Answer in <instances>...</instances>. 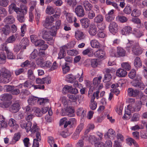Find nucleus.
Segmentation results:
<instances>
[{"instance_id":"f257e3e1","label":"nucleus","mask_w":147,"mask_h":147,"mask_svg":"<svg viewBox=\"0 0 147 147\" xmlns=\"http://www.w3.org/2000/svg\"><path fill=\"white\" fill-rule=\"evenodd\" d=\"M30 127V131L32 133H36L35 136L36 138L34 140L33 147H39L38 142L40 141L41 140V137L40 132V129L37 124L34 123L32 126Z\"/></svg>"},{"instance_id":"f03ea898","label":"nucleus","mask_w":147,"mask_h":147,"mask_svg":"<svg viewBox=\"0 0 147 147\" xmlns=\"http://www.w3.org/2000/svg\"><path fill=\"white\" fill-rule=\"evenodd\" d=\"M126 49L129 51L131 49L134 54L136 55H140L142 52L138 45L133 41L129 42L127 44Z\"/></svg>"},{"instance_id":"7ed1b4c3","label":"nucleus","mask_w":147,"mask_h":147,"mask_svg":"<svg viewBox=\"0 0 147 147\" xmlns=\"http://www.w3.org/2000/svg\"><path fill=\"white\" fill-rule=\"evenodd\" d=\"M0 82L7 84L10 82L11 79V73L10 71L5 67H2L0 69Z\"/></svg>"},{"instance_id":"20e7f679","label":"nucleus","mask_w":147,"mask_h":147,"mask_svg":"<svg viewBox=\"0 0 147 147\" xmlns=\"http://www.w3.org/2000/svg\"><path fill=\"white\" fill-rule=\"evenodd\" d=\"M51 31V29L49 31L43 29L40 33V34H41L42 37L43 39L49 41L53 39L52 36H53Z\"/></svg>"},{"instance_id":"39448f33","label":"nucleus","mask_w":147,"mask_h":147,"mask_svg":"<svg viewBox=\"0 0 147 147\" xmlns=\"http://www.w3.org/2000/svg\"><path fill=\"white\" fill-rule=\"evenodd\" d=\"M0 49L3 51H5L6 53L7 58L9 59H13L15 58L14 55L13 54L9 49L7 45L5 44H1L0 47Z\"/></svg>"},{"instance_id":"423d86ee","label":"nucleus","mask_w":147,"mask_h":147,"mask_svg":"<svg viewBox=\"0 0 147 147\" xmlns=\"http://www.w3.org/2000/svg\"><path fill=\"white\" fill-rule=\"evenodd\" d=\"M102 78L101 76H99L98 77L94 78L93 83L94 86V88L96 90H100L103 88L102 85L100 83L101 80Z\"/></svg>"},{"instance_id":"0eeeda50","label":"nucleus","mask_w":147,"mask_h":147,"mask_svg":"<svg viewBox=\"0 0 147 147\" xmlns=\"http://www.w3.org/2000/svg\"><path fill=\"white\" fill-rule=\"evenodd\" d=\"M36 46L40 47V49L42 50H45L47 49L48 45L45 43V42L42 40H38L35 43Z\"/></svg>"},{"instance_id":"6e6552de","label":"nucleus","mask_w":147,"mask_h":147,"mask_svg":"<svg viewBox=\"0 0 147 147\" xmlns=\"http://www.w3.org/2000/svg\"><path fill=\"white\" fill-rule=\"evenodd\" d=\"M20 124L22 128L25 129L26 132H28L30 131V127L32 126V123L31 122L27 123L25 120H22L20 122Z\"/></svg>"},{"instance_id":"1a4fd4ad","label":"nucleus","mask_w":147,"mask_h":147,"mask_svg":"<svg viewBox=\"0 0 147 147\" xmlns=\"http://www.w3.org/2000/svg\"><path fill=\"white\" fill-rule=\"evenodd\" d=\"M132 86L140 90H143L145 88L144 84L138 80H134L131 82Z\"/></svg>"},{"instance_id":"9d476101","label":"nucleus","mask_w":147,"mask_h":147,"mask_svg":"<svg viewBox=\"0 0 147 147\" xmlns=\"http://www.w3.org/2000/svg\"><path fill=\"white\" fill-rule=\"evenodd\" d=\"M61 21L60 20H57L55 22V26H53L51 27V31L53 36H55L57 30L59 29L61 27Z\"/></svg>"},{"instance_id":"9b49d317","label":"nucleus","mask_w":147,"mask_h":147,"mask_svg":"<svg viewBox=\"0 0 147 147\" xmlns=\"http://www.w3.org/2000/svg\"><path fill=\"white\" fill-rule=\"evenodd\" d=\"M75 11L76 15L80 17H82L85 15L84 8L82 6L80 5L76 7L75 8Z\"/></svg>"},{"instance_id":"f8f14e48","label":"nucleus","mask_w":147,"mask_h":147,"mask_svg":"<svg viewBox=\"0 0 147 147\" xmlns=\"http://www.w3.org/2000/svg\"><path fill=\"white\" fill-rule=\"evenodd\" d=\"M118 26L117 24L115 22H111L109 26V30L110 32L113 33H116L118 31Z\"/></svg>"},{"instance_id":"ddd939ff","label":"nucleus","mask_w":147,"mask_h":147,"mask_svg":"<svg viewBox=\"0 0 147 147\" xmlns=\"http://www.w3.org/2000/svg\"><path fill=\"white\" fill-rule=\"evenodd\" d=\"M127 92L129 96L135 97L138 95L140 91L139 90L137 89L134 90L132 88H128Z\"/></svg>"},{"instance_id":"4468645a","label":"nucleus","mask_w":147,"mask_h":147,"mask_svg":"<svg viewBox=\"0 0 147 147\" xmlns=\"http://www.w3.org/2000/svg\"><path fill=\"white\" fill-rule=\"evenodd\" d=\"M132 28L129 26H125L121 30V33L123 35H128L132 32Z\"/></svg>"},{"instance_id":"2eb2a0df","label":"nucleus","mask_w":147,"mask_h":147,"mask_svg":"<svg viewBox=\"0 0 147 147\" xmlns=\"http://www.w3.org/2000/svg\"><path fill=\"white\" fill-rule=\"evenodd\" d=\"M80 22L83 28H87L89 26L90 21L87 18H84L81 19Z\"/></svg>"},{"instance_id":"dca6fc26","label":"nucleus","mask_w":147,"mask_h":147,"mask_svg":"<svg viewBox=\"0 0 147 147\" xmlns=\"http://www.w3.org/2000/svg\"><path fill=\"white\" fill-rule=\"evenodd\" d=\"M127 73L126 71L123 69L119 68L116 71V74L117 76L120 77H125Z\"/></svg>"},{"instance_id":"f3484780","label":"nucleus","mask_w":147,"mask_h":147,"mask_svg":"<svg viewBox=\"0 0 147 147\" xmlns=\"http://www.w3.org/2000/svg\"><path fill=\"white\" fill-rule=\"evenodd\" d=\"M2 33L5 35H9L11 32L10 27L7 24H6L1 29Z\"/></svg>"},{"instance_id":"a211bd4d","label":"nucleus","mask_w":147,"mask_h":147,"mask_svg":"<svg viewBox=\"0 0 147 147\" xmlns=\"http://www.w3.org/2000/svg\"><path fill=\"white\" fill-rule=\"evenodd\" d=\"M75 37L78 40L84 39L85 38V36L82 32L78 30L75 32Z\"/></svg>"},{"instance_id":"6ab92c4d","label":"nucleus","mask_w":147,"mask_h":147,"mask_svg":"<svg viewBox=\"0 0 147 147\" xmlns=\"http://www.w3.org/2000/svg\"><path fill=\"white\" fill-rule=\"evenodd\" d=\"M4 21L6 24H11L14 22L15 19L11 15L7 17L4 19Z\"/></svg>"},{"instance_id":"aec40b11","label":"nucleus","mask_w":147,"mask_h":147,"mask_svg":"<svg viewBox=\"0 0 147 147\" xmlns=\"http://www.w3.org/2000/svg\"><path fill=\"white\" fill-rule=\"evenodd\" d=\"M20 105L16 103L13 104L10 107V111L13 113L17 112L19 110Z\"/></svg>"},{"instance_id":"412c9836","label":"nucleus","mask_w":147,"mask_h":147,"mask_svg":"<svg viewBox=\"0 0 147 147\" xmlns=\"http://www.w3.org/2000/svg\"><path fill=\"white\" fill-rule=\"evenodd\" d=\"M67 49V48L65 46H64L61 47L60 48V51L59 52L58 58L61 59L63 58L66 55L65 50Z\"/></svg>"},{"instance_id":"4be33fe9","label":"nucleus","mask_w":147,"mask_h":147,"mask_svg":"<svg viewBox=\"0 0 147 147\" xmlns=\"http://www.w3.org/2000/svg\"><path fill=\"white\" fill-rule=\"evenodd\" d=\"M115 135V132L113 129H109L106 134L104 135V137L106 139L110 138L111 137H113Z\"/></svg>"},{"instance_id":"5701e85b","label":"nucleus","mask_w":147,"mask_h":147,"mask_svg":"<svg viewBox=\"0 0 147 147\" xmlns=\"http://www.w3.org/2000/svg\"><path fill=\"white\" fill-rule=\"evenodd\" d=\"M9 125L13 128L14 130H16L18 127V125L16 123V121L13 119H10L9 121Z\"/></svg>"},{"instance_id":"b1692460","label":"nucleus","mask_w":147,"mask_h":147,"mask_svg":"<svg viewBox=\"0 0 147 147\" xmlns=\"http://www.w3.org/2000/svg\"><path fill=\"white\" fill-rule=\"evenodd\" d=\"M20 45L22 47V49H26V46L29 44V41L28 39L26 38H23L20 43Z\"/></svg>"},{"instance_id":"393cba45","label":"nucleus","mask_w":147,"mask_h":147,"mask_svg":"<svg viewBox=\"0 0 147 147\" xmlns=\"http://www.w3.org/2000/svg\"><path fill=\"white\" fill-rule=\"evenodd\" d=\"M89 32L90 34L92 36H94L96 34L97 28L95 25L92 24L90 26L89 30Z\"/></svg>"},{"instance_id":"a878e982","label":"nucleus","mask_w":147,"mask_h":147,"mask_svg":"<svg viewBox=\"0 0 147 147\" xmlns=\"http://www.w3.org/2000/svg\"><path fill=\"white\" fill-rule=\"evenodd\" d=\"M134 64L135 67L138 68L142 66V62L139 57H136L134 61Z\"/></svg>"},{"instance_id":"bb28decb","label":"nucleus","mask_w":147,"mask_h":147,"mask_svg":"<svg viewBox=\"0 0 147 147\" xmlns=\"http://www.w3.org/2000/svg\"><path fill=\"white\" fill-rule=\"evenodd\" d=\"M117 51L118 57H123L125 55L126 51L123 48L121 47H117Z\"/></svg>"},{"instance_id":"cd10ccee","label":"nucleus","mask_w":147,"mask_h":147,"mask_svg":"<svg viewBox=\"0 0 147 147\" xmlns=\"http://www.w3.org/2000/svg\"><path fill=\"white\" fill-rule=\"evenodd\" d=\"M95 55L97 57L102 59L104 58L105 55V53L102 50H98L96 51L94 53Z\"/></svg>"},{"instance_id":"c85d7f7f","label":"nucleus","mask_w":147,"mask_h":147,"mask_svg":"<svg viewBox=\"0 0 147 147\" xmlns=\"http://www.w3.org/2000/svg\"><path fill=\"white\" fill-rule=\"evenodd\" d=\"M91 46L93 48H98L101 46V44L96 39H93L90 42Z\"/></svg>"},{"instance_id":"c756f323","label":"nucleus","mask_w":147,"mask_h":147,"mask_svg":"<svg viewBox=\"0 0 147 147\" xmlns=\"http://www.w3.org/2000/svg\"><path fill=\"white\" fill-rule=\"evenodd\" d=\"M16 36L14 35H11L6 40L5 43L3 44H5L6 45L9 43H13L15 42L16 40Z\"/></svg>"},{"instance_id":"7c9ffc66","label":"nucleus","mask_w":147,"mask_h":147,"mask_svg":"<svg viewBox=\"0 0 147 147\" xmlns=\"http://www.w3.org/2000/svg\"><path fill=\"white\" fill-rule=\"evenodd\" d=\"M83 4L86 11H89L91 10L92 6L88 1H83Z\"/></svg>"},{"instance_id":"2f4dec72","label":"nucleus","mask_w":147,"mask_h":147,"mask_svg":"<svg viewBox=\"0 0 147 147\" xmlns=\"http://www.w3.org/2000/svg\"><path fill=\"white\" fill-rule=\"evenodd\" d=\"M64 127L66 128L70 124V121H68L66 117H64L60 119V125H64Z\"/></svg>"},{"instance_id":"473e14b6","label":"nucleus","mask_w":147,"mask_h":147,"mask_svg":"<svg viewBox=\"0 0 147 147\" xmlns=\"http://www.w3.org/2000/svg\"><path fill=\"white\" fill-rule=\"evenodd\" d=\"M20 7V12L23 14H26L28 13V8L26 4L21 3Z\"/></svg>"},{"instance_id":"72a5a7b5","label":"nucleus","mask_w":147,"mask_h":147,"mask_svg":"<svg viewBox=\"0 0 147 147\" xmlns=\"http://www.w3.org/2000/svg\"><path fill=\"white\" fill-rule=\"evenodd\" d=\"M20 138V135L19 133H17L15 134L12 140L10 142V144H15L16 142L19 140Z\"/></svg>"},{"instance_id":"f704fd0d","label":"nucleus","mask_w":147,"mask_h":147,"mask_svg":"<svg viewBox=\"0 0 147 147\" xmlns=\"http://www.w3.org/2000/svg\"><path fill=\"white\" fill-rule=\"evenodd\" d=\"M12 98V96L10 94L8 93L4 94L1 96V100L9 101Z\"/></svg>"},{"instance_id":"c9c22d12","label":"nucleus","mask_w":147,"mask_h":147,"mask_svg":"<svg viewBox=\"0 0 147 147\" xmlns=\"http://www.w3.org/2000/svg\"><path fill=\"white\" fill-rule=\"evenodd\" d=\"M103 17L101 14L97 15L94 19V22L96 23H101L103 20Z\"/></svg>"},{"instance_id":"e433bc0d","label":"nucleus","mask_w":147,"mask_h":147,"mask_svg":"<svg viewBox=\"0 0 147 147\" xmlns=\"http://www.w3.org/2000/svg\"><path fill=\"white\" fill-rule=\"evenodd\" d=\"M94 127V126L93 124H89L87 126L86 129L84 132V136L85 137H88V136L87 135L90 131L93 129Z\"/></svg>"},{"instance_id":"4c0bfd02","label":"nucleus","mask_w":147,"mask_h":147,"mask_svg":"<svg viewBox=\"0 0 147 147\" xmlns=\"http://www.w3.org/2000/svg\"><path fill=\"white\" fill-rule=\"evenodd\" d=\"M25 14H23L20 12L18 13L17 14V18L18 21L21 23L24 22L25 21V18L24 15Z\"/></svg>"},{"instance_id":"58836bf2","label":"nucleus","mask_w":147,"mask_h":147,"mask_svg":"<svg viewBox=\"0 0 147 147\" xmlns=\"http://www.w3.org/2000/svg\"><path fill=\"white\" fill-rule=\"evenodd\" d=\"M77 0H67V5L74 8L77 4Z\"/></svg>"},{"instance_id":"ea45409f","label":"nucleus","mask_w":147,"mask_h":147,"mask_svg":"<svg viewBox=\"0 0 147 147\" xmlns=\"http://www.w3.org/2000/svg\"><path fill=\"white\" fill-rule=\"evenodd\" d=\"M74 17L72 13H67L66 15L67 20L69 23H72L73 22V19H74Z\"/></svg>"},{"instance_id":"a19ab883","label":"nucleus","mask_w":147,"mask_h":147,"mask_svg":"<svg viewBox=\"0 0 147 147\" xmlns=\"http://www.w3.org/2000/svg\"><path fill=\"white\" fill-rule=\"evenodd\" d=\"M40 99L37 97L34 96H30L28 100V102L29 103L33 104L34 102H37L40 100Z\"/></svg>"},{"instance_id":"79ce46f5","label":"nucleus","mask_w":147,"mask_h":147,"mask_svg":"<svg viewBox=\"0 0 147 147\" xmlns=\"http://www.w3.org/2000/svg\"><path fill=\"white\" fill-rule=\"evenodd\" d=\"M111 78L112 76L111 74H105L103 81L105 83L111 81Z\"/></svg>"},{"instance_id":"37998d69","label":"nucleus","mask_w":147,"mask_h":147,"mask_svg":"<svg viewBox=\"0 0 147 147\" xmlns=\"http://www.w3.org/2000/svg\"><path fill=\"white\" fill-rule=\"evenodd\" d=\"M116 19L118 22L121 23H124L127 20V18L123 16H118L116 18Z\"/></svg>"},{"instance_id":"c03bdc74","label":"nucleus","mask_w":147,"mask_h":147,"mask_svg":"<svg viewBox=\"0 0 147 147\" xmlns=\"http://www.w3.org/2000/svg\"><path fill=\"white\" fill-rule=\"evenodd\" d=\"M140 11L137 9H135L132 11L131 16L134 17L139 16L141 14Z\"/></svg>"},{"instance_id":"a18cd8bd","label":"nucleus","mask_w":147,"mask_h":147,"mask_svg":"<svg viewBox=\"0 0 147 147\" xmlns=\"http://www.w3.org/2000/svg\"><path fill=\"white\" fill-rule=\"evenodd\" d=\"M55 11V10L54 8L50 6H47L46 10V13L50 15L54 13Z\"/></svg>"},{"instance_id":"49530a36","label":"nucleus","mask_w":147,"mask_h":147,"mask_svg":"<svg viewBox=\"0 0 147 147\" xmlns=\"http://www.w3.org/2000/svg\"><path fill=\"white\" fill-rule=\"evenodd\" d=\"M52 63L49 61H47L43 62L41 65L42 67L45 68H49L51 66Z\"/></svg>"},{"instance_id":"de8ad7c7","label":"nucleus","mask_w":147,"mask_h":147,"mask_svg":"<svg viewBox=\"0 0 147 147\" xmlns=\"http://www.w3.org/2000/svg\"><path fill=\"white\" fill-rule=\"evenodd\" d=\"M7 12L4 7H0V16L4 17L7 15Z\"/></svg>"},{"instance_id":"09e8293b","label":"nucleus","mask_w":147,"mask_h":147,"mask_svg":"<svg viewBox=\"0 0 147 147\" xmlns=\"http://www.w3.org/2000/svg\"><path fill=\"white\" fill-rule=\"evenodd\" d=\"M77 78L72 74H68L66 76V78L67 79L68 81L71 83L73 82Z\"/></svg>"},{"instance_id":"8fccbe9b","label":"nucleus","mask_w":147,"mask_h":147,"mask_svg":"<svg viewBox=\"0 0 147 147\" xmlns=\"http://www.w3.org/2000/svg\"><path fill=\"white\" fill-rule=\"evenodd\" d=\"M67 54L69 55L74 56L77 55L78 53V51L74 49L67 50Z\"/></svg>"},{"instance_id":"3c124183","label":"nucleus","mask_w":147,"mask_h":147,"mask_svg":"<svg viewBox=\"0 0 147 147\" xmlns=\"http://www.w3.org/2000/svg\"><path fill=\"white\" fill-rule=\"evenodd\" d=\"M142 102L141 101H138L136 103L134 111H139L142 107Z\"/></svg>"},{"instance_id":"603ef678","label":"nucleus","mask_w":147,"mask_h":147,"mask_svg":"<svg viewBox=\"0 0 147 147\" xmlns=\"http://www.w3.org/2000/svg\"><path fill=\"white\" fill-rule=\"evenodd\" d=\"M127 143L130 145H132V143L135 145L136 147H137L138 145L136 143V142L131 138H128L126 139Z\"/></svg>"},{"instance_id":"864d4df0","label":"nucleus","mask_w":147,"mask_h":147,"mask_svg":"<svg viewBox=\"0 0 147 147\" xmlns=\"http://www.w3.org/2000/svg\"><path fill=\"white\" fill-rule=\"evenodd\" d=\"M122 67L127 70H129L131 69V66L128 62H124L121 64Z\"/></svg>"},{"instance_id":"5fc2aeb1","label":"nucleus","mask_w":147,"mask_h":147,"mask_svg":"<svg viewBox=\"0 0 147 147\" xmlns=\"http://www.w3.org/2000/svg\"><path fill=\"white\" fill-rule=\"evenodd\" d=\"M123 12L124 13L126 14L129 15L132 12L131 7L129 5H127L123 10Z\"/></svg>"},{"instance_id":"6e6d98bb","label":"nucleus","mask_w":147,"mask_h":147,"mask_svg":"<svg viewBox=\"0 0 147 147\" xmlns=\"http://www.w3.org/2000/svg\"><path fill=\"white\" fill-rule=\"evenodd\" d=\"M95 16V13L94 11L92 10L89 11L88 13V19H89L90 20L92 19Z\"/></svg>"},{"instance_id":"4d7b16f0","label":"nucleus","mask_w":147,"mask_h":147,"mask_svg":"<svg viewBox=\"0 0 147 147\" xmlns=\"http://www.w3.org/2000/svg\"><path fill=\"white\" fill-rule=\"evenodd\" d=\"M34 115L32 113L26 114L25 116V119L28 122H30L34 117Z\"/></svg>"},{"instance_id":"13d9d810","label":"nucleus","mask_w":147,"mask_h":147,"mask_svg":"<svg viewBox=\"0 0 147 147\" xmlns=\"http://www.w3.org/2000/svg\"><path fill=\"white\" fill-rule=\"evenodd\" d=\"M129 77L131 79H133L136 76V70L134 69H132L128 74Z\"/></svg>"},{"instance_id":"bf43d9fd","label":"nucleus","mask_w":147,"mask_h":147,"mask_svg":"<svg viewBox=\"0 0 147 147\" xmlns=\"http://www.w3.org/2000/svg\"><path fill=\"white\" fill-rule=\"evenodd\" d=\"M140 116L138 114L136 113L134 114L131 118V121L134 122L138 121L139 120Z\"/></svg>"},{"instance_id":"052dcab7","label":"nucleus","mask_w":147,"mask_h":147,"mask_svg":"<svg viewBox=\"0 0 147 147\" xmlns=\"http://www.w3.org/2000/svg\"><path fill=\"white\" fill-rule=\"evenodd\" d=\"M69 93L71 94H76L78 93V91L76 88H73L72 86H69Z\"/></svg>"},{"instance_id":"680f3d73","label":"nucleus","mask_w":147,"mask_h":147,"mask_svg":"<svg viewBox=\"0 0 147 147\" xmlns=\"http://www.w3.org/2000/svg\"><path fill=\"white\" fill-rule=\"evenodd\" d=\"M97 35L98 37L102 38H104L106 36L104 30L100 31V30H98Z\"/></svg>"},{"instance_id":"e2e57ef3","label":"nucleus","mask_w":147,"mask_h":147,"mask_svg":"<svg viewBox=\"0 0 147 147\" xmlns=\"http://www.w3.org/2000/svg\"><path fill=\"white\" fill-rule=\"evenodd\" d=\"M35 115L38 117H40L43 114L42 111L38 108H36L35 109Z\"/></svg>"},{"instance_id":"0e129e2a","label":"nucleus","mask_w":147,"mask_h":147,"mask_svg":"<svg viewBox=\"0 0 147 147\" xmlns=\"http://www.w3.org/2000/svg\"><path fill=\"white\" fill-rule=\"evenodd\" d=\"M98 59H91V65L94 68L96 67L98 65Z\"/></svg>"},{"instance_id":"69168bd1","label":"nucleus","mask_w":147,"mask_h":147,"mask_svg":"<svg viewBox=\"0 0 147 147\" xmlns=\"http://www.w3.org/2000/svg\"><path fill=\"white\" fill-rule=\"evenodd\" d=\"M8 0H1L0 1V6L6 7L8 4Z\"/></svg>"},{"instance_id":"338daca9","label":"nucleus","mask_w":147,"mask_h":147,"mask_svg":"<svg viewBox=\"0 0 147 147\" xmlns=\"http://www.w3.org/2000/svg\"><path fill=\"white\" fill-rule=\"evenodd\" d=\"M38 53V51L36 49H34L30 54V57L31 59H34L37 57Z\"/></svg>"},{"instance_id":"774afa93","label":"nucleus","mask_w":147,"mask_h":147,"mask_svg":"<svg viewBox=\"0 0 147 147\" xmlns=\"http://www.w3.org/2000/svg\"><path fill=\"white\" fill-rule=\"evenodd\" d=\"M98 30L100 31H103L106 28V26L104 23H99L97 25Z\"/></svg>"}]
</instances>
